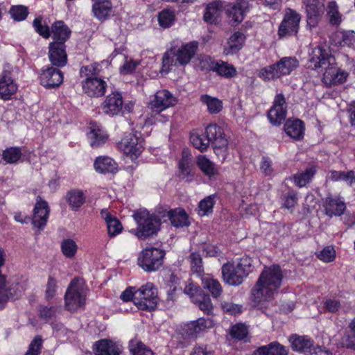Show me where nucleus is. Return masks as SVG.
<instances>
[{
  "label": "nucleus",
  "mask_w": 355,
  "mask_h": 355,
  "mask_svg": "<svg viewBox=\"0 0 355 355\" xmlns=\"http://www.w3.org/2000/svg\"><path fill=\"white\" fill-rule=\"evenodd\" d=\"M65 44L60 43H50L49 57L53 65L60 67L67 64V55Z\"/></svg>",
  "instance_id": "19"
},
{
  "label": "nucleus",
  "mask_w": 355,
  "mask_h": 355,
  "mask_svg": "<svg viewBox=\"0 0 355 355\" xmlns=\"http://www.w3.org/2000/svg\"><path fill=\"white\" fill-rule=\"evenodd\" d=\"M315 173V166L314 165L309 166L304 171L299 172L294 175V182L299 187H304L312 180Z\"/></svg>",
  "instance_id": "38"
},
{
  "label": "nucleus",
  "mask_w": 355,
  "mask_h": 355,
  "mask_svg": "<svg viewBox=\"0 0 355 355\" xmlns=\"http://www.w3.org/2000/svg\"><path fill=\"white\" fill-rule=\"evenodd\" d=\"M12 17L17 21L25 19L28 14V8L24 6H14L10 10Z\"/></svg>",
  "instance_id": "55"
},
{
  "label": "nucleus",
  "mask_w": 355,
  "mask_h": 355,
  "mask_svg": "<svg viewBox=\"0 0 355 355\" xmlns=\"http://www.w3.org/2000/svg\"><path fill=\"white\" fill-rule=\"evenodd\" d=\"M196 162L199 168L205 175L211 178L218 174V167L205 156L199 155Z\"/></svg>",
  "instance_id": "36"
},
{
  "label": "nucleus",
  "mask_w": 355,
  "mask_h": 355,
  "mask_svg": "<svg viewBox=\"0 0 355 355\" xmlns=\"http://www.w3.org/2000/svg\"><path fill=\"white\" fill-rule=\"evenodd\" d=\"M162 218L167 216L171 224L177 227L189 225V217L182 209L163 210L159 212Z\"/></svg>",
  "instance_id": "21"
},
{
  "label": "nucleus",
  "mask_w": 355,
  "mask_h": 355,
  "mask_svg": "<svg viewBox=\"0 0 355 355\" xmlns=\"http://www.w3.org/2000/svg\"><path fill=\"white\" fill-rule=\"evenodd\" d=\"M68 200L72 208L78 209L84 204L85 198L82 191H72L69 193Z\"/></svg>",
  "instance_id": "51"
},
{
  "label": "nucleus",
  "mask_w": 355,
  "mask_h": 355,
  "mask_svg": "<svg viewBox=\"0 0 355 355\" xmlns=\"http://www.w3.org/2000/svg\"><path fill=\"white\" fill-rule=\"evenodd\" d=\"M87 289L83 282L75 279L72 280L64 295L65 306L69 311H75L85 304Z\"/></svg>",
  "instance_id": "6"
},
{
  "label": "nucleus",
  "mask_w": 355,
  "mask_h": 355,
  "mask_svg": "<svg viewBox=\"0 0 355 355\" xmlns=\"http://www.w3.org/2000/svg\"><path fill=\"white\" fill-rule=\"evenodd\" d=\"M122 347L110 340L102 339L96 343V355H120Z\"/></svg>",
  "instance_id": "23"
},
{
  "label": "nucleus",
  "mask_w": 355,
  "mask_h": 355,
  "mask_svg": "<svg viewBox=\"0 0 355 355\" xmlns=\"http://www.w3.org/2000/svg\"><path fill=\"white\" fill-rule=\"evenodd\" d=\"M191 271L198 275H201L204 272L202 260L200 254L192 252L189 257Z\"/></svg>",
  "instance_id": "46"
},
{
  "label": "nucleus",
  "mask_w": 355,
  "mask_h": 355,
  "mask_svg": "<svg viewBox=\"0 0 355 355\" xmlns=\"http://www.w3.org/2000/svg\"><path fill=\"white\" fill-rule=\"evenodd\" d=\"M248 334L247 327L242 324H238L233 326L230 331V335L232 338L242 340L246 337Z\"/></svg>",
  "instance_id": "58"
},
{
  "label": "nucleus",
  "mask_w": 355,
  "mask_h": 355,
  "mask_svg": "<svg viewBox=\"0 0 355 355\" xmlns=\"http://www.w3.org/2000/svg\"><path fill=\"white\" fill-rule=\"evenodd\" d=\"M21 155L19 148L10 147L3 152L2 159L6 164H15L20 159Z\"/></svg>",
  "instance_id": "43"
},
{
  "label": "nucleus",
  "mask_w": 355,
  "mask_h": 355,
  "mask_svg": "<svg viewBox=\"0 0 355 355\" xmlns=\"http://www.w3.org/2000/svg\"><path fill=\"white\" fill-rule=\"evenodd\" d=\"M42 346V339L40 336H36L31 343L28 350L25 355H40Z\"/></svg>",
  "instance_id": "59"
},
{
  "label": "nucleus",
  "mask_w": 355,
  "mask_h": 355,
  "mask_svg": "<svg viewBox=\"0 0 355 355\" xmlns=\"http://www.w3.org/2000/svg\"><path fill=\"white\" fill-rule=\"evenodd\" d=\"M325 0H304L307 13V25L310 28L318 26L324 12Z\"/></svg>",
  "instance_id": "14"
},
{
  "label": "nucleus",
  "mask_w": 355,
  "mask_h": 355,
  "mask_svg": "<svg viewBox=\"0 0 355 355\" xmlns=\"http://www.w3.org/2000/svg\"><path fill=\"white\" fill-rule=\"evenodd\" d=\"M51 33L53 39L52 43L62 42V44H65L66 41L71 35L70 29L62 21H58L52 25Z\"/></svg>",
  "instance_id": "27"
},
{
  "label": "nucleus",
  "mask_w": 355,
  "mask_h": 355,
  "mask_svg": "<svg viewBox=\"0 0 355 355\" xmlns=\"http://www.w3.org/2000/svg\"><path fill=\"white\" fill-rule=\"evenodd\" d=\"M101 215L106 222L107 232L110 237L115 236L121 233L123 227L118 219L112 216L107 209H102Z\"/></svg>",
  "instance_id": "29"
},
{
  "label": "nucleus",
  "mask_w": 355,
  "mask_h": 355,
  "mask_svg": "<svg viewBox=\"0 0 355 355\" xmlns=\"http://www.w3.org/2000/svg\"><path fill=\"white\" fill-rule=\"evenodd\" d=\"M118 148L132 159L137 158L142 152V139L135 133L126 134L118 143Z\"/></svg>",
  "instance_id": "12"
},
{
  "label": "nucleus",
  "mask_w": 355,
  "mask_h": 355,
  "mask_svg": "<svg viewBox=\"0 0 355 355\" xmlns=\"http://www.w3.org/2000/svg\"><path fill=\"white\" fill-rule=\"evenodd\" d=\"M205 134L212 142L217 157L225 161L228 155V139L223 128L217 124H210L206 128Z\"/></svg>",
  "instance_id": "7"
},
{
  "label": "nucleus",
  "mask_w": 355,
  "mask_h": 355,
  "mask_svg": "<svg viewBox=\"0 0 355 355\" xmlns=\"http://www.w3.org/2000/svg\"><path fill=\"white\" fill-rule=\"evenodd\" d=\"M94 166L101 173H114L118 171L116 162L110 157L101 156L96 158Z\"/></svg>",
  "instance_id": "26"
},
{
  "label": "nucleus",
  "mask_w": 355,
  "mask_h": 355,
  "mask_svg": "<svg viewBox=\"0 0 355 355\" xmlns=\"http://www.w3.org/2000/svg\"><path fill=\"white\" fill-rule=\"evenodd\" d=\"M200 327H198L196 321L191 322L184 325L183 328L184 334L187 337L197 336L200 334Z\"/></svg>",
  "instance_id": "63"
},
{
  "label": "nucleus",
  "mask_w": 355,
  "mask_h": 355,
  "mask_svg": "<svg viewBox=\"0 0 355 355\" xmlns=\"http://www.w3.org/2000/svg\"><path fill=\"white\" fill-rule=\"evenodd\" d=\"M259 76L265 81L280 78L275 64L262 68L259 71Z\"/></svg>",
  "instance_id": "49"
},
{
  "label": "nucleus",
  "mask_w": 355,
  "mask_h": 355,
  "mask_svg": "<svg viewBox=\"0 0 355 355\" xmlns=\"http://www.w3.org/2000/svg\"><path fill=\"white\" fill-rule=\"evenodd\" d=\"M17 88L10 67H4L0 73V98L3 100L10 99L16 94Z\"/></svg>",
  "instance_id": "13"
},
{
  "label": "nucleus",
  "mask_w": 355,
  "mask_h": 355,
  "mask_svg": "<svg viewBox=\"0 0 355 355\" xmlns=\"http://www.w3.org/2000/svg\"><path fill=\"white\" fill-rule=\"evenodd\" d=\"M165 252L154 247L144 249L138 257V265L146 272L158 270L163 264Z\"/></svg>",
  "instance_id": "9"
},
{
  "label": "nucleus",
  "mask_w": 355,
  "mask_h": 355,
  "mask_svg": "<svg viewBox=\"0 0 355 355\" xmlns=\"http://www.w3.org/2000/svg\"><path fill=\"white\" fill-rule=\"evenodd\" d=\"M215 204L214 196H209L202 200L198 205V214L201 216L212 212Z\"/></svg>",
  "instance_id": "48"
},
{
  "label": "nucleus",
  "mask_w": 355,
  "mask_h": 355,
  "mask_svg": "<svg viewBox=\"0 0 355 355\" xmlns=\"http://www.w3.org/2000/svg\"><path fill=\"white\" fill-rule=\"evenodd\" d=\"M200 101L207 106L210 114H218L223 109V103L217 98L204 94L200 96Z\"/></svg>",
  "instance_id": "40"
},
{
  "label": "nucleus",
  "mask_w": 355,
  "mask_h": 355,
  "mask_svg": "<svg viewBox=\"0 0 355 355\" xmlns=\"http://www.w3.org/2000/svg\"><path fill=\"white\" fill-rule=\"evenodd\" d=\"M112 10V4L109 0H100L96 1L92 6V11L94 16L100 19H107Z\"/></svg>",
  "instance_id": "31"
},
{
  "label": "nucleus",
  "mask_w": 355,
  "mask_h": 355,
  "mask_svg": "<svg viewBox=\"0 0 355 355\" xmlns=\"http://www.w3.org/2000/svg\"><path fill=\"white\" fill-rule=\"evenodd\" d=\"M286 133L293 139H301L303 138L304 126L300 119L288 120L284 125Z\"/></svg>",
  "instance_id": "28"
},
{
  "label": "nucleus",
  "mask_w": 355,
  "mask_h": 355,
  "mask_svg": "<svg viewBox=\"0 0 355 355\" xmlns=\"http://www.w3.org/2000/svg\"><path fill=\"white\" fill-rule=\"evenodd\" d=\"M123 100L119 92H113L107 95L101 105L103 112L110 116H116L122 112Z\"/></svg>",
  "instance_id": "17"
},
{
  "label": "nucleus",
  "mask_w": 355,
  "mask_h": 355,
  "mask_svg": "<svg viewBox=\"0 0 355 355\" xmlns=\"http://www.w3.org/2000/svg\"><path fill=\"white\" fill-rule=\"evenodd\" d=\"M324 210L327 215L340 216L346 209L345 203L340 198L327 197L324 201Z\"/></svg>",
  "instance_id": "25"
},
{
  "label": "nucleus",
  "mask_w": 355,
  "mask_h": 355,
  "mask_svg": "<svg viewBox=\"0 0 355 355\" xmlns=\"http://www.w3.org/2000/svg\"><path fill=\"white\" fill-rule=\"evenodd\" d=\"M324 306L330 313H337L340 309L341 304L339 300L335 299H327L324 301Z\"/></svg>",
  "instance_id": "64"
},
{
  "label": "nucleus",
  "mask_w": 355,
  "mask_h": 355,
  "mask_svg": "<svg viewBox=\"0 0 355 355\" xmlns=\"http://www.w3.org/2000/svg\"><path fill=\"white\" fill-rule=\"evenodd\" d=\"M100 71L98 63L83 66L80 69V76L85 78L81 82L83 90L89 97L99 98L106 92L107 84L104 79L98 77Z\"/></svg>",
  "instance_id": "3"
},
{
  "label": "nucleus",
  "mask_w": 355,
  "mask_h": 355,
  "mask_svg": "<svg viewBox=\"0 0 355 355\" xmlns=\"http://www.w3.org/2000/svg\"><path fill=\"white\" fill-rule=\"evenodd\" d=\"M198 49V44L189 42L182 45L178 49H174V55L176 58V62L180 66L187 64L194 56Z\"/></svg>",
  "instance_id": "20"
},
{
  "label": "nucleus",
  "mask_w": 355,
  "mask_h": 355,
  "mask_svg": "<svg viewBox=\"0 0 355 355\" xmlns=\"http://www.w3.org/2000/svg\"><path fill=\"white\" fill-rule=\"evenodd\" d=\"M308 64L309 68L311 69L320 68L324 70L322 80L327 87L342 84L348 76L346 71L337 67L336 59L329 51L320 46L312 49L309 54Z\"/></svg>",
  "instance_id": "1"
},
{
  "label": "nucleus",
  "mask_w": 355,
  "mask_h": 355,
  "mask_svg": "<svg viewBox=\"0 0 355 355\" xmlns=\"http://www.w3.org/2000/svg\"><path fill=\"white\" fill-rule=\"evenodd\" d=\"M40 83L46 87H58L63 80L62 73L60 70L53 67L43 69L40 76Z\"/></svg>",
  "instance_id": "18"
},
{
  "label": "nucleus",
  "mask_w": 355,
  "mask_h": 355,
  "mask_svg": "<svg viewBox=\"0 0 355 355\" xmlns=\"http://www.w3.org/2000/svg\"><path fill=\"white\" fill-rule=\"evenodd\" d=\"M161 211L157 214H150L146 209H139L134 214L137 223L136 236L139 239H145L157 232L161 225Z\"/></svg>",
  "instance_id": "4"
},
{
  "label": "nucleus",
  "mask_w": 355,
  "mask_h": 355,
  "mask_svg": "<svg viewBox=\"0 0 355 355\" xmlns=\"http://www.w3.org/2000/svg\"><path fill=\"white\" fill-rule=\"evenodd\" d=\"M299 65L295 58L284 57L275 63L279 77L288 75Z\"/></svg>",
  "instance_id": "30"
},
{
  "label": "nucleus",
  "mask_w": 355,
  "mask_h": 355,
  "mask_svg": "<svg viewBox=\"0 0 355 355\" xmlns=\"http://www.w3.org/2000/svg\"><path fill=\"white\" fill-rule=\"evenodd\" d=\"M290 341L293 349L300 352L311 351L313 346V340L307 336H292Z\"/></svg>",
  "instance_id": "35"
},
{
  "label": "nucleus",
  "mask_w": 355,
  "mask_h": 355,
  "mask_svg": "<svg viewBox=\"0 0 355 355\" xmlns=\"http://www.w3.org/2000/svg\"><path fill=\"white\" fill-rule=\"evenodd\" d=\"M17 290L8 287L6 276L0 274V309H3L9 297H17Z\"/></svg>",
  "instance_id": "37"
},
{
  "label": "nucleus",
  "mask_w": 355,
  "mask_h": 355,
  "mask_svg": "<svg viewBox=\"0 0 355 355\" xmlns=\"http://www.w3.org/2000/svg\"><path fill=\"white\" fill-rule=\"evenodd\" d=\"M157 302V289L151 283H147L135 291V304L139 309L153 311Z\"/></svg>",
  "instance_id": "8"
},
{
  "label": "nucleus",
  "mask_w": 355,
  "mask_h": 355,
  "mask_svg": "<svg viewBox=\"0 0 355 355\" xmlns=\"http://www.w3.org/2000/svg\"><path fill=\"white\" fill-rule=\"evenodd\" d=\"M209 69L225 78H232L236 76L238 73L233 64L223 60L211 61L209 64Z\"/></svg>",
  "instance_id": "22"
},
{
  "label": "nucleus",
  "mask_w": 355,
  "mask_h": 355,
  "mask_svg": "<svg viewBox=\"0 0 355 355\" xmlns=\"http://www.w3.org/2000/svg\"><path fill=\"white\" fill-rule=\"evenodd\" d=\"M177 98L168 90L157 91L148 103V107L155 115L160 114L168 107L174 106Z\"/></svg>",
  "instance_id": "11"
},
{
  "label": "nucleus",
  "mask_w": 355,
  "mask_h": 355,
  "mask_svg": "<svg viewBox=\"0 0 355 355\" xmlns=\"http://www.w3.org/2000/svg\"><path fill=\"white\" fill-rule=\"evenodd\" d=\"M172 66H179V64L176 62V58L175 55H174V49H171L164 54L162 72L165 73H168Z\"/></svg>",
  "instance_id": "47"
},
{
  "label": "nucleus",
  "mask_w": 355,
  "mask_h": 355,
  "mask_svg": "<svg viewBox=\"0 0 355 355\" xmlns=\"http://www.w3.org/2000/svg\"><path fill=\"white\" fill-rule=\"evenodd\" d=\"M49 212L50 209L47 202L43 200L38 196L33 209V216L32 218V224L33 226L40 230H42L46 225Z\"/></svg>",
  "instance_id": "16"
},
{
  "label": "nucleus",
  "mask_w": 355,
  "mask_h": 355,
  "mask_svg": "<svg viewBox=\"0 0 355 355\" xmlns=\"http://www.w3.org/2000/svg\"><path fill=\"white\" fill-rule=\"evenodd\" d=\"M245 36L241 32H235L228 40V49H226L227 53H234L239 51L243 46Z\"/></svg>",
  "instance_id": "39"
},
{
  "label": "nucleus",
  "mask_w": 355,
  "mask_h": 355,
  "mask_svg": "<svg viewBox=\"0 0 355 355\" xmlns=\"http://www.w3.org/2000/svg\"><path fill=\"white\" fill-rule=\"evenodd\" d=\"M248 9L239 6L237 3L227 10L230 18L235 22H241L243 19V12Z\"/></svg>",
  "instance_id": "53"
},
{
  "label": "nucleus",
  "mask_w": 355,
  "mask_h": 355,
  "mask_svg": "<svg viewBox=\"0 0 355 355\" xmlns=\"http://www.w3.org/2000/svg\"><path fill=\"white\" fill-rule=\"evenodd\" d=\"M327 16L329 23L333 26H338L342 21V14L339 12L338 6L336 1L328 3L327 6Z\"/></svg>",
  "instance_id": "41"
},
{
  "label": "nucleus",
  "mask_w": 355,
  "mask_h": 355,
  "mask_svg": "<svg viewBox=\"0 0 355 355\" xmlns=\"http://www.w3.org/2000/svg\"><path fill=\"white\" fill-rule=\"evenodd\" d=\"M223 11V4L220 1H215L207 5L204 19L210 24L216 23Z\"/></svg>",
  "instance_id": "33"
},
{
  "label": "nucleus",
  "mask_w": 355,
  "mask_h": 355,
  "mask_svg": "<svg viewBox=\"0 0 355 355\" xmlns=\"http://www.w3.org/2000/svg\"><path fill=\"white\" fill-rule=\"evenodd\" d=\"M78 246L76 242L70 239H64L61 243V250L63 254L67 258H72L77 252Z\"/></svg>",
  "instance_id": "50"
},
{
  "label": "nucleus",
  "mask_w": 355,
  "mask_h": 355,
  "mask_svg": "<svg viewBox=\"0 0 355 355\" xmlns=\"http://www.w3.org/2000/svg\"><path fill=\"white\" fill-rule=\"evenodd\" d=\"M198 304V307L203 311L207 312L208 314L212 309V304L210 298L205 295H199L193 300Z\"/></svg>",
  "instance_id": "56"
},
{
  "label": "nucleus",
  "mask_w": 355,
  "mask_h": 355,
  "mask_svg": "<svg viewBox=\"0 0 355 355\" xmlns=\"http://www.w3.org/2000/svg\"><path fill=\"white\" fill-rule=\"evenodd\" d=\"M190 140L193 146L203 152L207 149L209 146V140L207 135L197 132H192L190 136Z\"/></svg>",
  "instance_id": "42"
},
{
  "label": "nucleus",
  "mask_w": 355,
  "mask_h": 355,
  "mask_svg": "<svg viewBox=\"0 0 355 355\" xmlns=\"http://www.w3.org/2000/svg\"><path fill=\"white\" fill-rule=\"evenodd\" d=\"M175 20V15L173 10L165 9L158 15V21L160 26L166 28L170 27Z\"/></svg>",
  "instance_id": "45"
},
{
  "label": "nucleus",
  "mask_w": 355,
  "mask_h": 355,
  "mask_svg": "<svg viewBox=\"0 0 355 355\" xmlns=\"http://www.w3.org/2000/svg\"><path fill=\"white\" fill-rule=\"evenodd\" d=\"M33 26L35 31L44 38H49L51 35L49 27L46 24H43L41 17L35 18L33 21Z\"/></svg>",
  "instance_id": "54"
},
{
  "label": "nucleus",
  "mask_w": 355,
  "mask_h": 355,
  "mask_svg": "<svg viewBox=\"0 0 355 355\" xmlns=\"http://www.w3.org/2000/svg\"><path fill=\"white\" fill-rule=\"evenodd\" d=\"M87 135L92 147L95 148L101 146L107 139V135L105 132L101 125L96 123H90L89 132L87 133Z\"/></svg>",
  "instance_id": "24"
},
{
  "label": "nucleus",
  "mask_w": 355,
  "mask_h": 355,
  "mask_svg": "<svg viewBox=\"0 0 355 355\" xmlns=\"http://www.w3.org/2000/svg\"><path fill=\"white\" fill-rule=\"evenodd\" d=\"M202 286L208 290L214 298L218 297L223 291L220 282L209 275H203L201 277Z\"/></svg>",
  "instance_id": "32"
},
{
  "label": "nucleus",
  "mask_w": 355,
  "mask_h": 355,
  "mask_svg": "<svg viewBox=\"0 0 355 355\" xmlns=\"http://www.w3.org/2000/svg\"><path fill=\"white\" fill-rule=\"evenodd\" d=\"M286 347L277 342H272L268 345L262 346L254 352V355H287Z\"/></svg>",
  "instance_id": "34"
},
{
  "label": "nucleus",
  "mask_w": 355,
  "mask_h": 355,
  "mask_svg": "<svg viewBox=\"0 0 355 355\" xmlns=\"http://www.w3.org/2000/svg\"><path fill=\"white\" fill-rule=\"evenodd\" d=\"M300 20L301 16L297 12L291 8H286L283 20L279 26L278 35L279 38L297 35Z\"/></svg>",
  "instance_id": "10"
},
{
  "label": "nucleus",
  "mask_w": 355,
  "mask_h": 355,
  "mask_svg": "<svg viewBox=\"0 0 355 355\" xmlns=\"http://www.w3.org/2000/svg\"><path fill=\"white\" fill-rule=\"evenodd\" d=\"M283 279L281 268L278 265L265 267L255 286L251 291V300L261 304L273 299Z\"/></svg>",
  "instance_id": "2"
},
{
  "label": "nucleus",
  "mask_w": 355,
  "mask_h": 355,
  "mask_svg": "<svg viewBox=\"0 0 355 355\" xmlns=\"http://www.w3.org/2000/svg\"><path fill=\"white\" fill-rule=\"evenodd\" d=\"M340 38L339 44L342 46H352L355 44V33L354 31H345L339 33Z\"/></svg>",
  "instance_id": "57"
},
{
  "label": "nucleus",
  "mask_w": 355,
  "mask_h": 355,
  "mask_svg": "<svg viewBox=\"0 0 355 355\" xmlns=\"http://www.w3.org/2000/svg\"><path fill=\"white\" fill-rule=\"evenodd\" d=\"M221 307L224 312L230 315H237L241 313L242 306L229 302H223L221 303Z\"/></svg>",
  "instance_id": "61"
},
{
  "label": "nucleus",
  "mask_w": 355,
  "mask_h": 355,
  "mask_svg": "<svg viewBox=\"0 0 355 355\" xmlns=\"http://www.w3.org/2000/svg\"><path fill=\"white\" fill-rule=\"evenodd\" d=\"M317 257L324 262H331L336 259V250L333 246H326L321 251H320V252L317 254Z\"/></svg>",
  "instance_id": "52"
},
{
  "label": "nucleus",
  "mask_w": 355,
  "mask_h": 355,
  "mask_svg": "<svg viewBox=\"0 0 355 355\" xmlns=\"http://www.w3.org/2000/svg\"><path fill=\"white\" fill-rule=\"evenodd\" d=\"M252 271V260L248 257L240 259L236 263H225L222 267L225 282L232 286L240 285Z\"/></svg>",
  "instance_id": "5"
},
{
  "label": "nucleus",
  "mask_w": 355,
  "mask_h": 355,
  "mask_svg": "<svg viewBox=\"0 0 355 355\" xmlns=\"http://www.w3.org/2000/svg\"><path fill=\"white\" fill-rule=\"evenodd\" d=\"M286 116V103L283 94L275 96L273 105L268 112V118L274 125H279L284 121Z\"/></svg>",
  "instance_id": "15"
},
{
  "label": "nucleus",
  "mask_w": 355,
  "mask_h": 355,
  "mask_svg": "<svg viewBox=\"0 0 355 355\" xmlns=\"http://www.w3.org/2000/svg\"><path fill=\"white\" fill-rule=\"evenodd\" d=\"M129 348L133 355H153L151 349L137 339L130 340Z\"/></svg>",
  "instance_id": "44"
},
{
  "label": "nucleus",
  "mask_w": 355,
  "mask_h": 355,
  "mask_svg": "<svg viewBox=\"0 0 355 355\" xmlns=\"http://www.w3.org/2000/svg\"><path fill=\"white\" fill-rule=\"evenodd\" d=\"M56 290L57 282L54 277L50 276L46 284V288L45 291L46 298L48 300L52 299L55 295Z\"/></svg>",
  "instance_id": "60"
},
{
  "label": "nucleus",
  "mask_w": 355,
  "mask_h": 355,
  "mask_svg": "<svg viewBox=\"0 0 355 355\" xmlns=\"http://www.w3.org/2000/svg\"><path fill=\"white\" fill-rule=\"evenodd\" d=\"M139 63L138 61L126 59L124 64L120 67L121 73L124 75L132 73Z\"/></svg>",
  "instance_id": "62"
}]
</instances>
